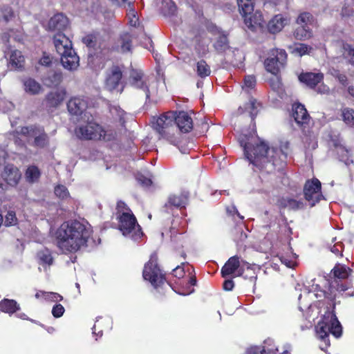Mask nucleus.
I'll return each instance as SVG.
<instances>
[{
    "mask_svg": "<svg viewBox=\"0 0 354 354\" xmlns=\"http://www.w3.org/2000/svg\"><path fill=\"white\" fill-rule=\"evenodd\" d=\"M293 117L295 122L301 127L308 124L310 117L305 108L300 103H295L292 105Z\"/></svg>",
    "mask_w": 354,
    "mask_h": 354,
    "instance_id": "19",
    "label": "nucleus"
},
{
    "mask_svg": "<svg viewBox=\"0 0 354 354\" xmlns=\"http://www.w3.org/2000/svg\"><path fill=\"white\" fill-rule=\"evenodd\" d=\"M53 44L57 53L62 56L74 50L71 41L64 34L58 32L53 37Z\"/></svg>",
    "mask_w": 354,
    "mask_h": 354,
    "instance_id": "15",
    "label": "nucleus"
},
{
    "mask_svg": "<svg viewBox=\"0 0 354 354\" xmlns=\"http://www.w3.org/2000/svg\"><path fill=\"white\" fill-rule=\"evenodd\" d=\"M256 85V78L253 75H248L244 78V86L243 88L251 89L253 88Z\"/></svg>",
    "mask_w": 354,
    "mask_h": 354,
    "instance_id": "54",
    "label": "nucleus"
},
{
    "mask_svg": "<svg viewBox=\"0 0 354 354\" xmlns=\"http://www.w3.org/2000/svg\"><path fill=\"white\" fill-rule=\"evenodd\" d=\"M270 84L272 89L274 91H279L281 89L282 84L279 74L274 75L273 79H270Z\"/></svg>",
    "mask_w": 354,
    "mask_h": 354,
    "instance_id": "57",
    "label": "nucleus"
},
{
    "mask_svg": "<svg viewBox=\"0 0 354 354\" xmlns=\"http://www.w3.org/2000/svg\"><path fill=\"white\" fill-rule=\"evenodd\" d=\"M24 57L22 55L21 51L14 50L11 52L10 55V64L15 69L21 68L24 65Z\"/></svg>",
    "mask_w": 354,
    "mask_h": 354,
    "instance_id": "30",
    "label": "nucleus"
},
{
    "mask_svg": "<svg viewBox=\"0 0 354 354\" xmlns=\"http://www.w3.org/2000/svg\"><path fill=\"white\" fill-rule=\"evenodd\" d=\"M109 111L114 121L118 123L116 125L124 127L126 122V112L115 105L110 106Z\"/></svg>",
    "mask_w": 354,
    "mask_h": 354,
    "instance_id": "28",
    "label": "nucleus"
},
{
    "mask_svg": "<svg viewBox=\"0 0 354 354\" xmlns=\"http://www.w3.org/2000/svg\"><path fill=\"white\" fill-rule=\"evenodd\" d=\"M289 19L282 15H275L268 23V29L272 34L280 32L288 24Z\"/></svg>",
    "mask_w": 354,
    "mask_h": 354,
    "instance_id": "26",
    "label": "nucleus"
},
{
    "mask_svg": "<svg viewBox=\"0 0 354 354\" xmlns=\"http://www.w3.org/2000/svg\"><path fill=\"white\" fill-rule=\"evenodd\" d=\"M127 19L129 21V24L132 27H136L139 24L138 17L134 9H131L127 13Z\"/></svg>",
    "mask_w": 354,
    "mask_h": 354,
    "instance_id": "50",
    "label": "nucleus"
},
{
    "mask_svg": "<svg viewBox=\"0 0 354 354\" xmlns=\"http://www.w3.org/2000/svg\"><path fill=\"white\" fill-rule=\"evenodd\" d=\"M122 77V73L119 66H113L106 80V87L113 91L118 88Z\"/></svg>",
    "mask_w": 354,
    "mask_h": 354,
    "instance_id": "20",
    "label": "nucleus"
},
{
    "mask_svg": "<svg viewBox=\"0 0 354 354\" xmlns=\"http://www.w3.org/2000/svg\"><path fill=\"white\" fill-rule=\"evenodd\" d=\"M68 18L62 13L55 15L48 21V29L52 31H64L68 26Z\"/></svg>",
    "mask_w": 354,
    "mask_h": 354,
    "instance_id": "23",
    "label": "nucleus"
},
{
    "mask_svg": "<svg viewBox=\"0 0 354 354\" xmlns=\"http://www.w3.org/2000/svg\"><path fill=\"white\" fill-rule=\"evenodd\" d=\"M263 344L261 347L263 354H277L279 350L274 346L273 339L268 338L264 341Z\"/></svg>",
    "mask_w": 354,
    "mask_h": 354,
    "instance_id": "41",
    "label": "nucleus"
},
{
    "mask_svg": "<svg viewBox=\"0 0 354 354\" xmlns=\"http://www.w3.org/2000/svg\"><path fill=\"white\" fill-rule=\"evenodd\" d=\"M189 263L187 262H183L180 266H177L172 271V274L178 278L181 279L185 274V266H188Z\"/></svg>",
    "mask_w": 354,
    "mask_h": 354,
    "instance_id": "49",
    "label": "nucleus"
},
{
    "mask_svg": "<svg viewBox=\"0 0 354 354\" xmlns=\"http://www.w3.org/2000/svg\"><path fill=\"white\" fill-rule=\"evenodd\" d=\"M82 42L89 48H94L96 44V37L93 35H88L82 38Z\"/></svg>",
    "mask_w": 354,
    "mask_h": 354,
    "instance_id": "52",
    "label": "nucleus"
},
{
    "mask_svg": "<svg viewBox=\"0 0 354 354\" xmlns=\"http://www.w3.org/2000/svg\"><path fill=\"white\" fill-rule=\"evenodd\" d=\"M248 235L243 230V226H238L235 228L234 240L237 243H241L245 241Z\"/></svg>",
    "mask_w": 354,
    "mask_h": 354,
    "instance_id": "46",
    "label": "nucleus"
},
{
    "mask_svg": "<svg viewBox=\"0 0 354 354\" xmlns=\"http://www.w3.org/2000/svg\"><path fill=\"white\" fill-rule=\"evenodd\" d=\"M52 83L54 85L59 84L62 80V73L61 72H55L50 77Z\"/></svg>",
    "mask_w": 354,
    "mask_h": 354,
    "instance_id": "62",
    "label": "nucleus"
},
{
    "mask_svg": "<svg viewBox=\"0 0 354 354\" xmlns=\"http://www.w3.org/2000/svg\"><path fill=\"white\" fill-rule=\"evenodd\" d=\"M287 53L285 50L280 48L271 49L268 57L264 61L266 70L274 75L280 73L281 69L286 64Z\"/></svg>",
    "mask_w": 354,
    "mask_h": 354,
    "instance_id": "8",
    "label": "nucleus"
},
{
    "mask_svg": "<svg viewBox=\"0 0 354 354\" xmlns=\"http://www.w3.org/2000/svg\"><path fill=\"white\" fill-rule=\"evenodd\" d=\"M41 173L39 168L35 165L28 167L25 174L26 180L31 183L37 181Z\"/></svg>",
    "mask_w": 354,
    "mask_h": 354,
    "instance_id": "35",
    "label": "nucleus"
},
{
    "mask_svg": "<svg viewBox=\"0 0 354 354\" xmlns=\"http://www.w3.org/2000/svg\"><path fill=\"white\" fill-rule=\"evenodd\" d=\"M214 47L218 53H224L230 48L227 35L225 32L218 36Z\"/></svg>",
    "mask_w": 354,
    "mask_h": 354,
    "instance_id": "31",
    "label": "nucleus"
},
{
    "mask_svg": "<svg viewBox=\"0 0 354 354\" xmlns=\"http://www.w3.org/2000/svg\"><path fill=\"white\" fill-rule=\"evenodd\" d=\"M286 205L292 209H299L304 207V203L301 201L290 198L286 201Z\"/></svg>",
    "mask_w": 354,
    "mask_h": 354,
    "instance_id": "51",
    "label": "nucleus"
},
{
    "mask_svg": "<svg viewBox=\"0 0 354 354\" xmlns=\"http://www.w3.org/2000/svg\"><path fill=\"white\" fill-rule=\"evenodd\" d=\"M344 54L349 57V62L354 65V48L349 44L344 45Z\"/></svg>",
    "mask_w": 354,
    "mask_h": 354,
    "instance_id": "58",
    "label": "nucleus"
},
{
    "mask_svg": "<svg viewBox=\"0 0 354 354\" xmlns=\"http://www.w3.org/2000/svg\"><path fill=\"white\" fill-rule=\"evenodd\" d=\"M331 75L338 80V82L344 86L348 84V80L345 74L341 73L339 71L333 69Z\"/></svg>",
    "mask_w": 354,
    "mask_h": 354,
    "instance_id": "48",
    "label": "nucleus"
},
{
    "mask_svg": "<svg viewBox=\"0 0 354 354\" xmlns=\"http://www.w3.org/2000/svg\"><path fill=\"white\" fill-rule=\"evenodd\" d=\"M334 309L335 304H333L332 309H328L325 312L322 320L316 326L318 337L324 341L327 346H330L328 339L330 333L335 337H339L342 333V326L335 314Z\"/></svg>",
    "mask_w": 354,
    "mask_h": 354,
    "instance_id": "4",
    "label": "nucleus"
},
{
    "mask_svg": "<svg viewBox=\"0 0 354 354\" xmlns=\"http://www.w3.org/2000/svg\"><path fill=\"white\" fill-rule=\"evenodd\" d=\"M246 27L254 31L257 28L261 27L263 24V17L261 12H252L251 14L242 15Z\"/></svg>",
    "mask_w": 354,
    "mask_h": 354,
    "instance_id": "24",
    "label": "nucleus"
},
{
    "mask_svg": "<svg viewBox=\"0 0 354 354\" xmlns=\"http://www.w3.org/2000/svg\"><path fill=\"white\" fill-rule=\"evenodd\" d=\"M61 63L65 69L74 71L80 66V57L75 50H70V52L61 56Z\"/></svg>",
    "mask_w": 354,
    "mask_h": 354,
    "instance_id": "18",
    "label": "nucleus"
},
{
    "mask_svg": "<svg viewBox=\"0 0 354 354\" xmlns=\"http://www.w3.org/2000/svg\"><path fill=\"white\" fill-rule=\"evenodd\" d=\"M294 36L299 40H305L311 37L312 32L309 28L299 26L295 30Z\"/></svg>",
    "mask_w": 354,
    "mask_h": 354,
    "instance_id": "37",
    "label": "nucleus"
},
{
    "mask_svg": "<svg viewBox=\"0 0 354 354\" xmlns=\"http://www.w3.org/2000/svg\"><path fill=\"white\" fill-rule=\"evenodd\" d=\"M243 262H245V261L239 256L231 257L221 268L222 277H227L232 274L237 277L236 274L240 273V270L242 268Z\"/></svg>",
    "mask_w": 354,
    "mask_h": 354,
    "instance_id": "13",
    "label": "nucleus"
},
{
    "mask_svg": "<svg viewBox=\"0 0 354 354\" xmlns=\"http://www.w3.org/2000/svg\"><path fill=\"white\" fill-rule=\"evenodd\" d=\"M25 91L32 95L38 94L41 89V85L35 80L29 78L24 82Z\"/></svg>",
    "mask_w": 354,
    "mask_h": 354,
    "instance_id": "34",
    "label": "nucleus"
},
{
    "mask_svg": "<svg viewBox=\"0 0 354 354\" xmlns=\"http://www.w3.org/2000/svg\"><path fill=\"white\" fill-rule=\"evenodd\" d=\"M196 72L199 77L203 78L210 75L211 70L205 61L201 60L197 63Z\"/></svg>",
    "mask_w": 354,
    "mask_h": 354,
    "instance_id": "39",
    "label": "nucleus"
},
{
    "mask_svg": "<svg viewBox=\"0 0 354 354\" xmlns=\"http://www.w3.org/2000/svg\"><path fill=\"white\" fill-rule=\"evenodd\" d=\"M1 177L7 186L16 187L21 178V173L15 165L8 164L4 167Z\"/></svg>",
    "mask_w": 354,
    "mask_h": 354,
    "instance_id": "12",
    "label": "nucleus"
},
{
    "mask_svg": "<svg viewBox=\"0 0 354 354\" xmlns=\"http://www.w3.org/2000/svg\"><path fill=\"white\" fill-rule=\"evenodd\" d=\"M66 96V91L63 88L50 92L46 97L47 104L50 107H57L62 103Z\"/></svg>",
    "mask_w": 354,
    "mask_h": 354,
    "instance_id": "25",
    "label": "nucleus"
},
{
    "mask_svg": "<svg viewBox=\"0 0 354 354\" xmlns=\"http://www.w3.org/2000/svg\"><path fill=\"white\" fill-rule=\"evenodd\" d=\"M130 84L138 89L143 91L146 95V100L150 98V91L147 84V78L140 70L132 69L129 75Z\"/></svg>",
    "mask_w": 354,
    "mask_h": 354,
    "instance_id": "10",
    "label": "nucleus"
},
{
    "mask_svg": "<svg viewBox=\"0 0 354 354\" xmlns=\"http://www.w3.org/2000/svg\"><path fill=\"white\" fill-rule=\"evenodd\" d=\"M17 223L16 214L13 211H8L5 216L4 224L6 226L15 225Z\"/></svg>",
    "mask_w": 354,
    "mask_h": 354,
    "instance_id": "47",
    "label": "nucleus"
},
{
    "mask_svg": "<svg viewBox=\"0 0 354 354\" xmlns=\"http://www.w3.org/2000/svg\"><path fill=\"white\" fill-rule=\"evenodd\" d=\"M260 104L254 98H250L248 103L245 104V109L250 113V117L253 120L258 113V108Z\"/></svg>",
    "mask_w": 354,
    "mask_h": 354,
    "instance_id": "40",
    "label": "nucleus"
},
{
    "mask_svg": "<svg viewBox=\"0 0 354 354\" xmlns=\"http://www.w3.org/2000/svg\"><path fill=\"white\" fill-rule=\"evenodd\" d=\"M153 129L160 135V138L178 147L180 135L175 126L174 112H167L158 117L153 123Z\"/></svg>",
    "mask_w": 354,
    "mask_h": 354,
    "instance_id": "5",
    "label": "nucleus"
},
{
    "mask_svg": "<svg viewBox=\"0 0 354 354\" xmlns=\"http://www.w3.org/2000/svg\"><path fill=\"white\" fill-rule=\"evenodd\" d=\"M133 35L129 32H123L115 41L113 49L122 53H128L131 50Z\"/></svg>",
    "mask_w": 354,
    "mask_h": 354,
    "instance_id": "22",
    "label": "nucleus"
},
{
    "mask_svg": "<svg viewBox=\"0 0 354 354\" xmlns=\"http://www.w3.org/2000/svg\"><path fill=\"white\" fill-rule=\"evenodd\" d=\"M321 188V183L316 178L306 182L304 187V194L306 200L310 203L311 206H314L323 197Z\"/></svg>",
    "mask_w": 354,
    "mask_h": 354,
    "instance_id": "9",
    "label": "nucleus"
},
{
    "mask_svg": "<svg viewBox=\"0 0 354 354\" xmlns=\"http://www.w3.org/2000/svg\"><path fill=\"white\" fill-rule=\"evenodd\" d=\"M174 123L181 133H188L193 129L192 118L183 111L174 113Z\"/></svg>",
    "mask_w": 354,
    "mask_h": 354,
    "instance_id": "14",
    "label": "nucleus"
},
{
    "mask_svg": "<svg viewBox=\"0 0 354 354\" xmlns=\"http://www.w3.org/2000/svg\"><path fill=\"white\" fill-rule=\"evenodd\" d=\"M261 346H252L247 349L245 354H263Z\"/></svg>",
    "mask_w": 354,
    "mask_h": 354,
    "instance_id": "64",
    "label": "nucleus"
},
{
    "mask_svg": "<svg viewBox=\"0 0 354 354\" xmlns=\"http://www.w3.org/2000/svg\"><path fill=\"white\" fill-rule=\"evenodd\" d=\"M311 49L312 48L306 44H299L295 48L294 52L298 53L299 56H302L303 55L308 53Z\"/></svg>",
    "mask_w": 354,
    "mask_h": 354,
    "instance_id": "53",
    "label": "nucleus"
},
{
    "mask_svg": "<svg viewBox=\"0 0 354 354\" xmlns=\"http://www.w3.org/2000/svg\"><path fill=\"white\" fill-rule=\"evenodd\" d=\"M188 201V196L185 194L179 195H171L168 198L167 202L165 204L163 209L167 213H169L171 208H182L185 207Z\"/></svg>",
    "mask_w": 354,
    "mask_h": 354,
    "instance_id": "21",
    "label": "nucleus"
},
{
    "mask_svg": "<svg viewBox=\"0 0 354 354\" xmlns=\"http://www.w3.org/2000/svg\"><path fill=\"white\" fill-rule=\"evenodd\" d=\"M299 81L306 86L314 88L324 80V74L322 73L306 72L301 73L299 75Z\"/></svg>",
    "mask_w": 354,
    "mask_h": 354,
    "instance_id": "17",
    "label": "nucleus"
},
{
    "mask_svg": "<svg viewBox=\"0 0 354 354\" xmlns=\"http://www.w3.org/2000/svg\"><path fill=\"white\" fill-rule=\"evenodd\" d=\"M314 21L313 16L308 12H304L301 13L297 19V24L300 26L309 28V26L311 25Z\"/></svg>",
    "mask_w": 354,
    "mask_h": 354,
    "instance_id": "36",
    "label": "nucleus"
},
{
    "mask_svg": "<svg viewBox=\"0 0 354 354\" xmlns=\"http://www.w3.org/2000/svg\"><path fill=\"white\" fill-rule=\"evenodd\" d=\"M37 255L41 263H46L48 265L52 264L53 257L50 254V252L48 250L44 249L40 250L39 252H37Z\"/></svg>",
    "mask_w": 354,
    "mask_h": 354,
    "instance_id": "43",
    "label": "nucleus"
},
{
    "mask_svg": "<svg viewBox=\"0 0 354 354\" xmlns=\"http://www.w3.org/2000/svg\"><path fill=\"white\" fill-rule=\"evenodd\" d=\"M237 4L242 15L251 14L254 11V0H237Z\"/></svg>",
    "mask_w": 354,
    "mask_h": 354,
    "instance_id": "33",
    "label": "nucleus"
},
{
    "mask_svg": "<svg viewBox=\"0 0 354 354\" xmlns=\"http://www.w3.org/2000/svg\"><path fill=\"white\" fill-rule=\"evenodd\" d=\"M137 180L138 183L142 185L143 187H148L151 185L152 181L150 178H147L142 175H140L137 177Z\"/></svg>",
    "mask_w": 354,
    "mask_h": 354,
    "instance_id": "61",
    "label": "nucleus"
},
{
    "mask_svg": "<svg viewBox=\"0 0 354 354\" xmlns=\"http://www.w3.org/2000/svg\"><path fill=\"white\" fill-rule=\"evenodd\" d=\"M142 277L145 280L149 281L156 288L162 286L165 281V277L158 264V255L153 253L149 260L145 264L142 271Z\"/></svg>",
    "mask_w": 354,
    "mask_h": 354,
    "instance_id": "7",
    "label": "nucleus"
},
{
    "mask_svg": "<svg viewBox=\"0 0 354 354\" xmlns=\"http://www.w3.org/2000/svg\"><path fill=\"white\" fill-rule=\"evenodd\" d=\"M342 118L344 122L348 126H354V110L349 108L342 109Z\"/></svg>",
    "mask_w": 354,
    "mask_h": 354,
    "instance_id": "42",
    "label": "nucleus"
},
{
    "mask_svg": "<svg viewBox=\"0 0 354 354\" xmlns=\"http://www.w3.org/2000/svg\"><path fill=\"white\" fill-rule=\"evenodd\" d=\"M351 271V268L340 263L336 264L332 270L334 277L339 279H347Z\"/></svg>",
    "mask_w": 354,
    "mask_h": 354,
    "instance_id": "32",
    "label": "nucleus"
},
{
    "mask_svg": "<svg viewBox=\"0 0 354 354\" xmlns=\"http://www.w3.org/2000/svg\"><path fill=\"white\" fill-rule=\"evenodd\" d=\"M192 272H194V270L189 273V280L186 285V289L182 292L183 295H188L194 292L193 286L196 284L197 281L195 274Z\"/></svg>",
    "mask_w": 354,
    "mask_h": 354,
    "instance_id": "45",
    "label": "nucleus"
},
{
    "mask_svg": "<svg viewBox=\"0 0 354 354\" xmlns=\"http://www.w3.org/2000/svg\"><path fill=\"white\" fill-rule=\"evenodd\" d=\"M62 296L57 293L53 292H46V295L45 297V300L46 301H57L62 300Z\"/></svg>",
    "mask_w": 354,
    "mask_h": 354,
    "instance_id": "60",
    "label": "nucleus"
},
{
    "mask_svg": "<svg viewBox=\"0 0 354 354\" xmlns=\"http://www.w3.org/2000/svg\"><path fill=\"white\" fill-rule=\"evenodd\" d=\"M14 16L12 8L9 6H3L0 8V21L8 22Z\"/></svg>",
    "mask_w": 354,
    "mask_h": 354,
    "instance_id": "44",
    "label": "nucleus"
},
{
    "mask_svg": "<svg viewBox=\"0 0 354 354\" xmlns=\"http://www.w3.org/2000/svg\"><path fill=\"white\" fill-rule=\"evenodd\" d=\"M162 11L165 15H174L176 12V6L171 0H162Z\"/></svg>",
    "mask_w": 354,
    "mask_h": 354,
    "instance_id": "38",
    "label": "nucleus"
},
{
    "mask_svg": "<svg viewBox=\"0 0 354 354\" xmlns=\"http://www.w3.org/2000/svg\"><path fill=\"white\" fill-rule=\"evenodd\" d=\"M87 101L82 97H73L67 103V109L72 115H81L87 108Z\"/></svg>",
    "mask_w": 354,
    "mask_h": 354,
    "instance_id": "16",
    "label": "nucleus"
},
{
    "mask_svg": "<svg viewBox=\"0 0 354 354\" xmlns=\"http://www.w3.org/2000/svg\"><path fill=\"white\" fill-rule=\"evenodd\" d=\"M116 216L119 229L123 235L134 240H137L142 236L141 227L138 225L136 216L127 204L122 201L117 203Z\"/></svg>",
    "mask_w": 354,
    "mask_h": 354,
    "instance_id": "3",
    "label": "nucleus"
},
{
    "mask_svg": "<svg viewBox=\"0 0 354 354\" xmlns=\"http://www.w3.org/2000/svg\"><path fill=\"white\" fill-rule=\"evenodd\" d=\"M240 143L246 158L259 169L266 167L270 162L274 167L282 166L286 158V155L281 149L269 148L268 144L257 136H245Z\"/></svg>",
    "mask_w": 354,
    "mask_h": 354,
    "instance_id": "2",
    "label": "nucleus"
},
{
    "mask_svg": "<svg viewBox=\"0 0 354 354\" xmlns=\"http://www.w3.org/2000/svg\"><path fill=\"white\" fill-rule=\"evenodd\" d=\"M75 134L82 140H110L115 132L112 130H105L102 126L91 120L77 127Z\"/></svg>",
    "mask_w": 354,
    "mask_h": 354,
    "instance_id": "6",
    "label": "nucleus"
},
{
    "mask_svg": "<svg viewBox=\"0 0 354 354\" xmlns=\"http://www.w3.org/2000/svg\"><path fill=\"white\" fill-rule=\"evenodd\" d=\"M20 310L19 304L14 299H3L0 301V310L12 315Z\"/></svg>",
    "mask_w": 354,
    "mask_h": 354,
    "instance_id": "29",
    "label": "nucleus"
},
{
    "mask_svg": "<svg viewBox=\"0 0 354 354\" xmlns=\"http://www.w3.org/2000/svg\"><path fill=\"white\" fill-rule=\"evenodd\" d=\"M255 268L256 265L250 264L247 261L243 262L240 273H238L236 276L243 277L244 279H249L250 281L254 282L257 277Z\"/></svg>",
    "mask_w": 354,
    "mask_h": 354,
    "instance_id": "27",
    "label": "nucleus"
},
{
    "mask_svg": "<svg viewBox=\"0 0 354 354\" xmlns=\"http://www.w3.org/2000/svg\"><path fill=\"white\" fill-rule=\"evenodd\" d=\"M207 29L208 32H209L210 33H212L214 35L219 36L224 32L218 27H217L215 24H212V23L207 24Z\"/></svg>",
    "mask_w": 354,
    "mask_h": 354,
    "instance_id": "59",
    "label": "nucleus"
},
{
    "mask_svg": "<svg viewBox=\"0 0 354 354\" xmlns=\"http://www.w3.org/2000/svg\"><path fill=\"white\" fill-rule=\"evenodd\" d=\"M92 234V227L88 223L68 221L56 231L57 245L64 252H75L87 245Z\"/></svg>",
    "mask_w": 354,
    "mask_h": 354,
    "instance_id": "1",
    "label": "nucleus"
},
{
    "mask_svg": "<svg viewBox=\"0 0 354 354\" xmlns=\"http://www.w3.org/2000/svg\"><path fill=\"white\" fill-rule=\"evenodd\" d=\"M64 312L65 309L64 306L60 304H55L52 309V314L55 318L62 317Z\"/></svg>",
    "mask_w": 354,
    "mask_h": 354,
    "instance_id": "56",
    "label": "nucleus"
},
{
    "mask_svg": "<svg viewBox=\"0 0 354 354\" xmlns=\"http://www.w3.org/2000/svg\"><path fill=\"white\" fill-rule=\"evenodd\" d=\"M353 9L349 6H344L342 8L341 15L343 17H348L353 15Z\"/></svg>",
    "mask_w": 354,
    "mask_h": 354,
    "instance_id": "63",
    "label": "nucleus"
},
{
    "mask_svg": "<svg viewBox=\"0 0 354 354\" xmlns=\"http://www.w3.org/2000/svg\"><path fill=\"white\" fill-rule=\"evenodd\" d=\"M21 134L35 138L34 145L43 148L48 143V137L43 129L32 127H25L21 129Z\"/></svg>",
    "mask_w": 354,
    "mask_h": 354,
    "instance_id": "11",
    "label": "nucleus"
},
{
    "mask_svg": "<svg viewBox=\"0 0 354 354\" xmlns=\"http://www.w3.org/2000/svg\"><path fill=\"white\" fill-rule=\"evenodd\" d=\"M55 194L60 198H65L68 196V192L64 185H58L55 188Z\"/></svg>",
    "mask_w": 354,
    "mask_h": 354,
    "instance_id": "55",
    "label": "nucleus"
}]
</instances>
